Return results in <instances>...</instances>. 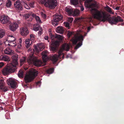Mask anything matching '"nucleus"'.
I'll use <instances>...</instances> for the list:
<instances>
[{
    "label": "nucleus",
    "instance_id": "nucleus-1",
    "mask_svg": "<svg viewBox=\"0 0 124 124\" xmlns=\"http://www.w3.org/2000/svg\"><path fill=\"white\" fill-rule=\"evenodd\" d=\"M91 10H94V12L93 13V16L94 18L104 22L108 20L111 25L116 24L119 22H123V20L119 16L108 18L106 13L101 10L99 11L92 8Z\"/></svg>",
    "mask_w": 124,
    "mask_h": 124
},
{
    "label": "nucleus",
    "instance_id": "nucleus-2",
    "mask_svg": "<svg viewBox=\"0 0 124 124\" xmlns=\"http://www.w3.org/2000/svg\"><path fill=\"white\" fill-rule=\"evenodd\" d=\"M74 35V37L71 39V41L73 45H75L78 43V44L75 47L76 49H77L80 47L82 45L83 41L84 39V36L81 34L80 31H77L75 33L74 32L68 31L67 34L69 38L72 35Z\"/></svg>",
    "mask_w": 124,
    "mask_h": 124
},
{
    "label": "nucleus",
    "instance_id": "nucleus-3",
    "mask_svg": "<svg viewBox=\"0 0 124 124\" xmlns=\"http://www.w3.org/2000/svg\"><path fill=\"white\" fill-rule=\"evenodd\" d=\"M69 48L70 46L68 44L65 43L63 44L61 48L58 52V55L55 54L51 57V60L54 63L57 61L58 59L60 57L61 55H62V57L63 58L64 54L62 53V52L64 50H65L66 51H68L69 50Z\"/></svg>",
    "mask_w": 124,
    "mask_h": 124
},
{
    "label": "nucleus",
    "instance_id": "nucleus-4",
    "mask_svg": "<svg viewBox=\"0 0 124 124\" xmlns=\"http://www.w3.org/2000/svg\"><path fill=\"white\" fill-rule=\"evenodd\" d=\"M37 71L33 69H30L29 71L28 74L26 75L24 77V80L26 83L31 82L36 76L38 74Z\"/></svg>",
    "mask_w": 124,
    "mask_h": 124
},
{
    "label": "nucleus",
    "instance_id": "nucleus-5",
    "mask_svg": "<svg viewBox=\"0 0 124 124\" xmlns=\"http://www.w3.org/2000/svg\"><path fill=\"white\" fill-rule=\"evenodd\" d=\"M41 3L45 6L50 9H54L57 6V0H41Z\"/></svg>",
    "mask_w": 124,
    "mask_h": 124
},
{
    "label": "nucleus",
    "instance_id": "nucleus-6",
    "mask_svg": "<svg viewBox=\"0 0 124 124\" xmlns=\"http://www.w3.org/2000/svg\"><path fill=\"white\" fill-rule=\"evenodd\" d=\"M16 68L12 66V64H9L8 65L2 70V72L4 75L9 74L10 73L14 72Z\"/></svg>",
    "mask_w": 124,
    "mask_h": 124
},
{
    "label": "nucleus",
    "instance_id": "nucleus-7",
    "mask_svg": "<svg viewBox=\"0 0 124 124\" xmlns=\"http://www.w3.org/2000/svg\"><path fill=\"white\" fill-rule=\"evenodd\" d=\"M27 61L29 63H33L38 66H40L42 63L40 60H38L36 57L33 56V54L32 55L30 56L27 59Z\"/></svg>",
    "mask_w": 124,
    "mask_h": 124
},
{
    "label": "nucleus",
    "instance_id": "nucleus-8",
    "mask_svg": "<svg viewBox=\"0 0 124 124\" xmlns=\"http://www.w3.org/2000/svg\"><path fill=\"white\" fill-rule=\"evenodd\" d=\"M62 16L61 15L56 14L54 16V18L52 21V25L54 26H56L58 25V22L62 18Z\"/></svg>",
    "mask_w": 124,
    "mask_h": 124
},
{
    "label": "nucleus",
    "instance_id": "nucleus-9",
    "mask_svg": "<svg viewBox=\"0 0 124 124\" xmlns=\"http://www.w3.org/2000/svg\"><path fill=\"white\" fill-rule=\"evenodd\" d=\"M7 84L9 85L10 86L11 88H15L16 87V83L15 79L10 78L7 79Z\"/></svg>",
    "mask_w": 124,
    "mask_h": 124
},
{
    "label": "nucleus",
    "instance_id": "nucleus-10",
    "mask_svg": "<svg viewBox=\"0 0 124 124\" xmlns=\"http://www.w3.org/2000/svg\"><path fill=\"white\" fill-rule=\"evenodd\" d=\"M45 48L44 45L43 43H38L37 45L34 46V49L37 52H39L40 51L42 50Z\"/></svg>",
    "mask_w": 124,
    "mask_h": 124
},
{
    "label": "nucleus",
    "instance_id": "nucleus-11",
    "mask_svg": "<svg viewBox=\"0 0 124 124\" xmlns=\"http://www.w3.org/2000/svg\"><path fill=\"white\" fill-rule=\"evenodd\" d=\"M18 57V55L16 54L13 55L12 57V63H10L11 64H12L13 66L15 68H16V67L18 64L17 62Z\"/></svg>",
    "mask_w": 124,
    "mask_h": 124
},
{
    "label": "nucleus",
    "instance_id": "nucleus-12",
    "mask_svg": "<svg viewBox=\"0 0 124 124\" xmlns=\"http://www.w3.org/2000/svg\"><path fill=\"white\" fill-rule=\"evenodd\" d=\"M8 39H9V37H10L13 38V39H11L12 40L9 41V42H10L9 43H10L9 45L10 47H14L16 46L17 43L15 41L16 39L12 35H8Z\"/></svg>",
    "mask_w": 124,
    "mask_h": 124
},
{
    "label": "nucleus",
    "instance_id": "nucleus-13",
    "mask_svg": "<svg viewBox=\"0 0 124 124\" xmlns=\"http://www.w3.org/2000/svg\"><path fill=\"white\" fill-rule=\"evenodd\" d=\"M21 35L24 36H26L28 34L29 31L26 27H23L20 29Z\"/></svg>",
    "mask_w": 124,
    "mask_h": 124
},
{
    "label": "nucleus",
    "instance_id": "nucleus-14",
    "mask_svg": "<svg viewBox=\"0 0 124 124\" xmlns=\"http://www.w3.org/2000/svg\"><path fill=\"white\" fill-rule=\"evenodd\" d=\"M9 18L4 16H0V22L3 24H5L8 23L9 20Z\"/></svg>",
    "mask_w": 124,
    "mask_h": 124
},
{
    "label": "nucleus",
    "instance_id": "nucleus-15",
    "mask_svg": "<svg viewBox=\"0 0 124 124\" xmlns=\"http://www.w3.org/2000/svg\"><path fill=\"white\" fill-rule=\"evenodd\" d=\"M48 52L47 51H45L42 52L41 53L42 58L44 62L47 61L49 59V57L47 56Z\"/></svg>",
    "mask_w": 124,
    "mask_h": 124
},
{
    "label": "nucleus",
    "instance_id": "nucleus-16",
    "mask_svg": "<svg viewBox=\"0 0 124 124\" xmlns=\"http://www.w3.org/2000/svg\"><path fill=\"white\" fill-rule=\"evenodd\" d=\"M14 6L17 10H22V6L20 1L19 0L17 1L14 3Z\"/></svg>",
    "mask_w": 124,
    "mask_h": 124
},
{
    "label": "nucleus",
    "instance_id": "nucleus-17",
    "mask_svg": "<svg viewBox=\"0 0 124 124\" xmlns=\"http://www.w3.org/2000/svg\"><path fill=\"white\" fill-rule=\"evenodd\" d=\"M18 27V24L16 22L11 23L9 26L10 30L12 31H14L17 29Z\"/></svg>",
    "mask_w": 124,
    "mask_h": 124
},
{
    "label": "nucleus",
    "instance_id": "nucleus-18",
    "mask_svg": "<svg viewBox=\"0 0 124 124\" xmlns=\"http://www.w3.org/2000/svg\"><path fill=\"white\" fill-rule=\"evenodd\" d=\"M93 0H88L85 1V6L87 8H90L92 7L95 6V4L94 3L90 4L89 3L92 1Z\"/></svg>",
    "mask_w": 124,
    "mask_h": 124
},
{
    "label": "nucleus",
    "instance_id": "nucleus-19",
    "mask_svg": "<svg viewBox=\"0 0 124 124\" xmlns=\"http://www.w3.org/2000/svg\"><path fill=\"white\" fill-rule=\"evenodd\" d=\"M80 0H70L71 4L74 6L76 7H77L79 6Z\"/></svg>",
    "mask_w": 124,
    "mask_h": 124
},
{
    "label": "nucleus",
    "instance_id": "nucleus-20",
    "mask_svg": "<svg viewBox=\"0 0 124 124\" xmlns=\"http://www.w3.org/2000/svg\"><path fill=\"white\" fill-rule=\"evenodd\" d=\"M49 34L51 36V39H53L54 38L60 40H61L63 39V37L62 36L59 34H56L54 36H53L52 34L51 33V32H50Z\"/></svg>",
    "mask_w": 124,
    "mask_h": 124
},
{
    "label": "nucleus",
    "instance_id": "nucleus-21",
    "mask_svg": "<svg viewBox=\"0 0 124 124\" xmlns=\"http://www.w3.org/2000/svg\"><path fill=\"white\" fill-rule=\"evenodd\" d=\"M65 11L69 15L72 14L73 12V9L71 7L69 6L66 7Z\"/></svg>",
    "mask_w": 124,
    "mask_h": 124
},
{
    "label": "nucleus",
    "instance_id": "nucleus-22",
    "mask_svg": "<svg viewBox=\"0 0 124 124\" xmlns=\"http://www.w3.org/2000/svg\"><path fill=\"white\" fill-rule=\"evenodd\" d=\"M4 52L6 54H14V51L10 48H7L4 50Z\"/></svg>",
    "mask_w": 124,
    "mask_h": 124
},
{
    "label": "nucleus",
    "instance_id": "nucleus-23",
    "mask_svg": "<svg viewBox=\"0 0 124 124\" xmlns=\"http://www.w3.org/2000/svg\"><path fill=\"white\" fill-rule=\"evenodd\" d=\"M56 31L58 33L62 34L63 32V29L62 26H58L56 29Z\"/></svg>",
    "mask_w": 124,
    "mask_h": 124
},
{
    "label": "nucleus",
    "instance_id": "nucleus-24",
    "mask_svg": "<svg viewBox=\"0 0 124 124\" xmlns=\"http://www.w3.org/2000/svg\"><path fill=\"white\" fill-rule=\"evenodd\" d=\"M0 60L8 61L9 60V57L6 55H2L0 56Z\"/></svg>",
    "mask_w": 124,
    "mask_h": 124
},
{
    "label": "nucleus",
    "instance_id": "nucleus-25",
    "mask_svg": "<svg viewBox=\"0 0 124 124\" xmlns=\"http://www.w3.org/2000/svg\"><path fill=\"white\" fill-rule=\"evenodd\" d=\"M105 9L110 14H113L114 13V12L112 11V9L108 6H107L106 7H104Z\"/></svg>",
    "mask_w": 124,
    "mask_h": 124
},
{
    "label": "nucleus",
    "instance_id": "nucleus-26",
    "mask_svg": "<svg viewBox=\"0 0 124 124\" xmlns=\"http://www.w3.org/2000/svg\"><path fill=\"white\" fill-rule=\"evenodd\" d=\"M32 16L33 17L35 18L37 23H42V22L39 16H37L35 14H34L32 15Z\"/></svg>",
    "mask_w": 124,
    "mask_h": 124
},
{
    "label": "nucleus",
    "instance_id": "nucleus-27",
    "mask_svg": "<svg viewBox=\"0 0 124 124\" xmlns=\"http://www.w3.org/2000/svg\"><path fill=\"white\" fill-rule=\"evenodd\" d=\"M41 28L40 27V25L38 24H36L35 26L33 28V30L35 31H37L40 29V28Z\"/></svg>",
    "mask_w": 124,
    "mask_h": 124
},
{
    "label": "nucleus",
    "instance_id": "nucleus-28",
    "mask_svg": "<svg viewBox=\"0 0 124 124\" xmlns=\"http://www.w3.org/2000/svg\"><path fill=\"white\" fill-rule=\"evenodd\" d=\"M26 46L27 48H29L31 45L30 44V40L29 39H27L25 40Z\"/></svg>",
    "mask_w": 124,
    "mask_h": 124
},
{
    "label": "nucleus",
    "instance_id": "nucleus-29",
    "mask_svg": "<svg viewBox=\"0 0 124 124\" xmlns=\"http://www.w3.org/2000/svg\"><path fill=\"white\" fill-rule=\"evenodd\" d=\"M79 11L77 9H76L73 12L72 14H73L74 16H78L79 14Z\"/></svg>",
    "mask_w": 124,
    "mask_h": 124
},
{
    "label": "nucleus",
    "instance_id": "nucleus-30",
    "mask_svg": "<svg viewBox=\"0 0 124 124\" xmlns=\"http://www.w3.org/2000/svg\"><path fill=\"white\" fill-rule=\"evenodd\" d=\"M5 83L4 80L3 79L0 80V88L2 89L3 86L5 85Z\"/></svg>",
    "mask_w": 124,
    "mask_h": 124
},
{
    "label": "nucleus",
    "instance_id": "nucleus-31",
    "mask_svg": "<svg viewBox=\"0 0 124 124\" xmlns=\"http://www.w3.org/2000/svg\"><path fill=\"white\" fill-rule=\"evenodd\" d=\"M59 42L57 40L55 41L52 42V45L53 46H55L57 47L59 44Z\"/></svg>",
    "mask_w": 124,
    "mask_h": 124
},
{
    "label": "nucleus",
    "instance_id": "nucleus-32",
    "mask_svg": "<svg viewBox=\"0 0 124 124\" xmlns=\"http://www.w3.org/2000/svg\"><path fill=\"white\" fill-rule=\"evenodd\" d=\"M26 58L25 57H22L20 59L21 65H22L25 62Z\"/></svg>",
    "mask_w": 124,
    "mask_h": 124
},
{
    "label": "nucleus",
    "instance_id": "nucleus-33",
    "mask_svg": "<svg viewBox=\"0 0 124 124\" xmlns=\"http://www.w3.org/2000/svg\"><path fill=\"white\" fill-rule=\"evenodd\" d=\"M22 3L24 8L26 9H30V7L25 2H23Z\"/></svg>",
    "mask_w": 124,
    "mask_h": 124
},
{
    "label": "nucleus",
    "instance_id": "nucleus-34",
    "mask_svg": "<svg viewBox=\"0 0 124 124\" xmlns=\"http://www.w3.org/2000/svg\"><path fill=\"white\" fill-rule=\"evenodd\" d=\"M4 34V32L3 30L2 29H0V39L3 37Z\"/></svg>",
    "mask_w": 124,
    "mask_h": 124
},
{
    "label": "nucleus",
    "instance_id": "nucleus-35",
    "mask_svg": "<svg viewBox=\"0 0 124 124\" xmlns=\"http://www.w3.org/2000/svg\"><path fill=\"white\" fill-rule=\"evenodd\" d=\"M11 5V2L9 0H8L6 4V7H9Z\"/></svg>",
    "mask_w": 124,
    "mask_h": 124
},
{
    "label": "nucleus",
    "instance_id": "nucleus-36",
    "mask_svg": "<svg viewBox=\"0 0 124 124\" xmlns=\"http://www.w3.org/2000/svg\"><path fill=\"white\" fill-rule=\"evenodd\" d=\"M18 75L19 77L22 78L23 76V72L22 71H19L18 73Z\"/></svg>",
    "mask_w": 124,
    "mask_h": 124
},
{
    "label": "nucleus",
    "instance_id": "nucleus-37",
    "mask_svg": "<svg viewBox=\"0 0 124 124\" xmlns=\"http://www.w3.org/2000/svg\"><path fill=\"white\" fill-rule=\"evenodd\" d=\"M54 71V69L50 68L47 70V72L48 74H51Z\"/></svg>",
    "mask_w": 124,
    "mask_h": 124
},
{
    "label": "nucleus",
    "instance_id": "nucleus-38",
    "mask_svg": "<svg viewBox=\"0 0 124 124\" xmlns=\"http://www.w3.org/2000/svg\"><path fill=\"white\" fill-rule=\"evenodd\" d=\"M83 19V18L82 17H78L75 19L74 20V21L75 22H80L81 20Z\"/></svg>",
    "mask_w": 124,
    "mask_h": 124
},
{
    "label": "nucleus",
    "instance_id": "nucleus-39",
    "mask_svg": "<svg viewBox=\"0 0 124 124\" xmlns=\"http://www.w3.org/2000/svg\"><path fill=\"white\" fill-rule=\"evenodd\" d=\"M56 47L55 46H53L52 45V46L51 47L50 50L51 51H52L53 52H54L55 51L56 49Z\"/></svg>",
    "mask_w": 124,
    "mask_h": 124
},
{
    "label": "nucleus",
    "instance_id": "nucleus-40",
    "mask_svg": "<svg viewBox=\"0 0 124 124\" xmlns=\"http://www.w3.org/2000/svg\"><path fill=\"white\" fill-rule=\"evenodd\" d=\"M64 25L68 29L69 28V24L68 23L65 22L64 23Z\"/></svg>",
    "mask_w": 124,
    "mask_h": 124
},
{
    "label": "nucleus",
    "instance_id": "nucleus-41",
    "mask_svg": "<svg viewBox=\"0 0 124 124\" xmlns=\"http://www.w3.org/2000/svg\"><path fill=\"white\" fill-rule=\"evenodd\" d=\"M9 40H7L6 41L4 42V44H5L6 46H9V43L10 42H9Z\"/></svg>",
    "mask_w": 124,
    "mask_h": 124
},
{
    "label": "nucleus",
    "instance_id": "nucleus-42",
    "mask_svg": "<svg viewBox=\"0 0 124 124\" xmlns=\"http://www.w3.org/2000/svg\"><path fill=\"white\" fill-rule=\"evenodd\" d=\"M40 31H39V32H38V35L39 36L41 35L43 32V30L42 28H40Z\"/></svg>",
    "mask_w": 124,
    "mask_h": 124
},
{
    "label": "nucleus",
    "instance_id": "nucleus-43",
    "mask_svg": "<svg viewBox=\"0 0 124 124\" xmlns=\"http://www.w3.org/2000/svg\"><path fill=\"white\" fill-rule=\"evenodd\" d=\"M31 40H34L35 39V36L33 34H31L30 35Z\"/></svg>",
    "mask_w": 124,
    "mask_h": 124
},
{
    "label": "nucleus",
    "instance_id": "nucleus-44",
    "mask_svg": "<svg viewBox=\"0 0 124 124\" xmlns=\"http://www.w3.org/2000/svg\"><path fill=\"white\" fill-rule=\"evenodd\" d=\"M73 20V18L71 17H70L68 18V20L70 23H71Z\"/></svg>",
    "mask_w": 124,
    "mask_h": 124
},
{
    "label": "nucleus",
    "instance_id": "nucleus-45",
    "mask_svg": "<svg viewBox=\"0 0 124 124\" xmlns=\"http://www.w3.org/2000/svg\"><path fill=\"white\" fill-rule=\"evenodd\" d=\"M3 89V91L4 92H6L8 90V87L6 86L4 87Z\"/></svg>",
    "mask_w": 124,
    "mask_h": 124
},
{
    "label": "nucleus",
    "instance_id": "nucleus-46",
    "mask_svg": "<svg viewBox=\"0 0 124 124\" xmlns=\"http://www.w3.org/2000/svg\"><path fill=\"white\" fill-rule=\"evenodd\" d=\"M41 15L42 17L44 18H46V15L43 13L42 12H41Z\"/></svg>",
    "mask_w": 124,
    "mask_h": 124
},
{
    "label": "nucleus",
    "instance_id": "nucleus-47",
    "mask_svg": "<svg viewBox=\"0 0 124 124\" xmlns=\"http://www.w3.org/2000/svg\"><path fill=\"white\" fill-rule=\"evenodd\" d=\"M40 81H39L38 82L36 83V85L37 86H39V87H40Z\"/></svg>",
    "mask_w": 124,
    "mask_h": 124
},
{
    "label": "nucleus",
    "instance_id": "nucleus-48",
    "mask_svg": "<svg viewBox=\"0 0 124 124\" xmlns=\"http://www.w3.org/2000/svg\"><path fill=\"white\" fill-rule=\"evenodd\" d=\"M29 6L31 7H33L34 6V3L32 2L31 3L29 4Z\"/></svg>",
    "mask_w": 124,
    "mask_h": 124
},
{
    "label": "nucleus",
    "instance_id": "nucleus-49",
    "mask_svg": "<svg viewBox=\"0 0 124 124\" xmlns=\"http://www.w3.org/2000/svg\"><path fill=\"white\" fill-rule=\"evenodd\" d=\"M30 15L29 14H27L25 15V17L26 18H27L29 17Z\"/></svg>",
    "mask_w": 124,
    "mask_h": 124
},
{
    "label": "nucleus",
    "instance_id": "nucleus-50",
    "mask_svg": "<svg viewBox=\"0 0 124 124\" xmlns=\"http://www.w3.org/2000/svg\"><path fill=\"white\" fill-rule=\"evenodd\" d=\"M19 44L17 46V48L18 49H20L21 48L22 45L21 44Z\"/></svg>",
    "mask_w": 124,
    "mask_h": 124
},
{
    "label": "nucleus",
    "instance_id": "nucleus-51",
    "mask_svg": "<svg viewBox=\"0 0 124 124\" xmlns=\"http://www.w3.org/2000/svg\"><path fill=\"white\" fill-rule=\"evenodd\" d=\"M4 65V63L3 62H0V68L2 67Z\"/></svg>",
    "mask_w": 124,
    "mask_h": 124
},
{
    "label": "nucleus",
    "instance_id": "nucleus-52",
    "mask_svg": "<svg viewBox=\"0 0 124 124\" xmlns=\"http://www.w3.org/2000/svg\"><path fill=\"white\" fill-rule=\"evenodd\" d=\"M18 41L19 43V44H21L22 42V40L21 38H20L18 40Z\"/></svg>",
    "mask_w": 124,
    "mask_h": 124
},
{
    "label": "nucleus",
    "instance_id": "nucleus-53",
    "mask_svg": "<svg viewBox=\"0 0 124 124\" xmlns=\"http://www.w3.org/2000/svg\"><path fill=\"white\" fill-rule=\"evenodd\" d=\"M80 9H81V10L82 11H83L84 10V7L83 6H81L80 7Z\"/></svg>",
    "mask_w": 124,
    "mask_h": 124
},
{
    "label": "nucleus",
    "instance_id": "nucleus-54",
    "mask_svg": "<svg viewBox=\"0 0 124 124\" xmlns=\"http://www.w3.org/2000/svg\"><path fill=\"white\" fill-rule=\"evenodd\" d=\"M48 36H46L45 37L44 39L45 40H47L48 39Z\"/></svg>",
    "mask_w": 124,
    "mask_h": 124
},
{
    "label": "nucleus",
    "instance_id": "nucleus-55",
    "mask_svg": "<svg viewBox=\"0 0 124 124\" xmlns=\"http://www.w3.org/2000/svg\"><path fill=\"white\" fill-rule=\"evenodd\" d=\"M120 7H116L115 8H114V9L116 10H118L119 9Z\"/></svg>",
    "mask_w": 124,
    "mask_h": 124
},
{
    "label": "nucleus",
    "instance_id": "nucleus-56",
    "mask_svg": "<svg viewBox=\"0 0 124 124\" xmlns=\"http://www.w3.org/2000/svg\"><path fill=\"white\" fill-rule=\"evenodd\" d=\"M90 30V27H87V32H88Z\"/></svg>",
    "mask_w": 124,
    "mask_h": 124
},
{
    "label": "nucleus",
    "instance_id": "nucleus-57",
    "mask_svg": "<svg viewBox=\"0 0 124 124\" xmlns=\"http://www.w3.org/2000/svg\"><path fill=\"white\" fill-rule=\"evenodd\" d=\"M3 0H0V5L2 4Z\"/></svg>",
    "mask_w": 124,
    "mask_h": 124
},
{
    "label": "nucleus",
    "instance_id": "nucleus-58",
    "mask_svg": "<svg viewBox=\"0 0 124 124\" xmlns=\"http://www.w3.org/2000/svg\"><path fill=\"white\" fill-rule=\"evenodd\" d=\"M2 43L0 41V45H2Z\"/></svg>",
    "mask_w": 124,
    "mask_h": 124
},
{
    "label": "nucleus",
    "instance_id": "nucleus-59",
    "mask_svg": "<svg viewBox=\"0 0 124 124\" xmlns=\"http://www.w3.org/2000/svg\"><path fill=\"white\" fill-rule=\"evenodd\" d=\"M20 23V21H18V23Z\"/></svg>",
    "mask_w": 124,
    "mask_h": 124
},
{
    "label": "nucleus",
    "instance_id": "nucleus-60",
    "mask_svg": "<svg viewBox=\"0 0 124 124\" xmlns=\"http://www.w3.org/2000/svg\"><path fill=\"white\" fill-rule=\"evenodd\" d=\"M31 50L30 49H29L28 51L29 52L30 50Z\"/></svg>",
    "mask_w": 124,
    "mask_h": 124
},
{
    "label": "nucleus",
    "instance_id": "nucleus-61",
    "mask_svg": "<svg viewBox=\"0 0 124 124\" xmlns=\"http://www.w3.org/2000/svg\"><path fill=\"white\" fill-rule=\"evenodd\" d=\"M34 49H33V51L34 52Z\"/></svg>",
    "mask_w": 124,
    "mask_h": 124
},
{
    "label": "nucleus",
    "instance_id": "nucleus-62",
    "mask_svg": "<svg viewBox=\"0 0 124 124\" xmlns=\"http://www.w3.org/2000/svg\"><path fill=\"white\" fill-rule=\"evenodd\" d=\"M67 58H68V57L67 56Z\"/></svg>",
    "mask_w": 124,
    "mask_h": 124
},
{
    "label": "nucleus",
    "instance_id": "nucleus-63",
    "mask_svg": "<svg viewBox=\"0 0 124 124\" xmlns=\"http://www.w3.org/2000/svg\"><path fill=\"white\" fill-rule=\"evenodd\" d=\"M20 16H21V14H20Z\"/></svg>",
    "mask_w": 124,
    "mask_h": 124
},
{
    "label": "nucleus",
    "instance_id": "nucleus-64",
    "mask_svg": "<svg viewBox=\"0 0 124 124\" xmlns=\"http://www.w3.org/2000/svg\"><path fill=\"white\" fill-rule=\"evenodd\" d=\"M14 0V1L15 0Z\"/></svg>",
    "mask_w": 124,
    "mask_h": 124
}]
</instances>
